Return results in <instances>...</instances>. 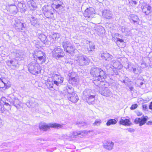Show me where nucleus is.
<instances>
[{"label":"nucleus","mask_w":152,"mask_h":152,"mask_svg":"<svg viewBox=\"0 0 152 152\" xmlns=\"http://www.w3.org/2000/svg\"><path fill=\"white\" fill-rule=\"evenodd\" d=\"M90 73L93 77H98L97 80L101 82H104L107 78L105 72L99 68L95 67L92 69Z\"/></svg>","instance_id":"f257e3e1"},{"label":"nucleus","mask_w":152,"mask_h":152,"mask_svg":"<svg viewBox=\"0 0 152 152\" xmlns=\"http://www.w3.org/2000/svg\"><path fill=\"white\" fill-rule=\"evenodd\" d=\"M32 54L34 60L37 61L38 59L41 64L45 63L46 61V56L43 51L40 50H35Z\"/></svg>","instance_id":"f03ea898"},{"label":"nucleus","mask_w":152,"mask_h":152,"mask_svg":"<svg viewBox=\"0 0 152 152\" xmlns=\"http://www.w3.org/2000/svg\"><path fill=\"white\" fill-rule=\"evenodd\" d=\"M28 69L30 73L36 75L41 72L42 67L37 63L31 62L28 66Z\"/></svg>","instance_id":"7ed1b4c3"},{"label":"nucleus","mask_w":152,"mask_h":152,"mask_svg":"<svg viewBox=\"0 0 152 152\" xmlns=\"http://www.w3.org/2000/svg\"><path fill=\"white\" fill-rule=\"evenodd\" d=\"M62 47L64 51L66 53L72 55L75 53V47L71 45V44L67 42H63Z\"/></svg>","instance_id":"20e7f679"},{"label":"nucleus","mask_w":152,"mask_h":152,"mask_svg":"<svg viewBox=\"0 0 152 152\" xmlns=\"http://www.w3.org/2000/svg\"><path fill=\"white\" fill-rule=\"evenodd\" d=\"M52 56L56 59L63 57L65 55L63 50L61 48H55L52 52Z\"/></svg>","instance_id":"39448f33"},{"label":"nucleus","mask_w":152,"mask_h":152,"mask_svg":"<svg viewBox=\"0 0 152 152\" xmlns=\"http://www.w3.org/2000/svg\"><path fill=\"white\" fill-rule=\"evenodd\" d=\"M11 86V83L8 80L3 77L0 78V90L3 88L8 89Z\"/></svg>","instance_id":"423d86ee"},{"label":"nucleus","mask_w":152,"mask_h":152,"mask_svg":"<svg viewBox=\"0 0 152 152\" xmlns=\"http://www.w3.org/2000/svg\"><path fill=\"white\" fill-rule=\"evenodd\" d=\"M148 118L147 116H143L141 118H137L134 120V123L141 126L144 125L146 123Z\"/></svg>","instance_id":"0eeeda50"},{"label":"nucleus","mask_w":152,"mask_h":152,"mask_svg":"<svg viewBox=\"0 0 152 152\" xmlns=\"http://www.w3.org/2000/svg\"><path fill=\"white\" fill-rule=\"evenodd\" d=\"M53 77L54 78L53 83L56 86H58L60 84L63 83L64 78L60 75L56 74L53 75Z\"/></svg>","instance_id":"6e6552de"},{"label":"nucleus","mask_w":152,"mask_h":152,"mask_svg":"<svg viewBox=\"0 0 152 152\" xmlns=\"http://www.w3.org/2000/svg\"><path fill=\"white\" fill-rule=\"evenodd\" d=\"M49 8V6L48 5H45L42 8L43 12L48 18L51 17V16L53 15V13L50 11Z\"/></svg>","instance_id":"1a4fd4ad"},{"label":"nucleus","mask_w":152,"mask_h":152,"mask_svg":"<svg viewBox=\"0 0 152 152\" xmlns=\"http://www.w3.org/2000/svg\"><path fill=\"white\" fill-rule=\"evenodd\" d=\"M94 13V9L91 7L87 8L83 13L84 16L86 18H90Z\"/></svg>","instance_id":"9d476101"},{"label":"nucleus","mask_w":152,"mask_h":152,"mask_svg":"<svg viewBox=\"0 0 152 152\" xmlns=\"http://www.w3.org/2000/svg\"><path fill=\"white\" fill-rule=\"evenodd\" d=\"M119 124L123 126H129L132 124L129 118H126L125 117H122L119 121Z\"/></svg>","instance_id":"9b49d317"},{"label":"nucleus","mask_w":152,"mask_h":152,"mask_svg":"<svg viewBox=\"0 0 152 152\" xmlns=\"http://www.w3.org/2000/svg\"><path fill=\"white\" fill-rule=\"evenodd\" d=\"M45 84L48 88L49 89H53L54 90L55 89L56 86L53 83V81L51 80L48 79L45 81Z\"/></svg>","instance_id":"f8f14e48"},{"label":"nucleus","mask_w":152,"mask_h":152,"mask_svg":"<svg viewBox=\"0 0 152 152\" xmlns=\"http://www.w3.org/2000/svg\"><path fill=\"white\" fill-rule=\"evenodd\" d=\"M9 108H10V105L7 103L3 102L2 104H0V113H3L5 110Z\"/></svg>","instance_id":"ddd939ff"},{"label":"nucleus","mask_w":152,"mask_h":152,"mask_svg":"<svg viewBox=\"0 0 152 152\" xmlns=\"http://www.w3.org/2000/svg\"><path fill=\"white\" fill-rule=\"evenodd\" d=\"M68 99L72 103H75L78 101L79 98L76 94L72 92L70 94V96L68 98Z\"/></svg>","instance_id":"4468645a"},{"label":"nucleus","mask_w":152,"mask_h":152,"mask_svg":"<svg viewBox=\"0 0 152 152\" xmlns=\"http://www.w3.org/2000/svg\"><path fill=\"white\" fill-rule=\"evenodd\" d=\"M114 143L111 141L105 142L103 144V147L106 149L110 150L112 149Z\"/></svg>","instance_id":"2eb2a0df"},{"label":"nucleus","mask_w":152,"mask_h":152,"mask_svg":"<svg viewBox=\"0 0 152 152\" xmlns=\"http://www.w3.org/2000/svg\"><path fill=\"white\" fill-rule=\"evenodd\" d=\"M88 132L84 130H82L78 132H73L72 134L73 136V138H76V136H79V135H80L81 136H83L84 135H85L88 134Z\"/></svg>","instance_id":"dca6fc26"},{"label":"nucleus","mask_w":152,"mask_h":152,"mask_svg":"<svg viewBox=\"0 0 152 152\" xmlns=\"http://www.w3.org/2000/svg\"><path fill=\"white\" fill-rule=\"evenodd\" d=\"M142 11L146 15H148L151 12V7L148 4H145L143 6Z\"/></svg>","instance_id":"f3484780"},{"label":"nucleus","mask_w":152,"mask_h":152,"mask_svg":"<svg viewBox=\"0 0 152 152\" xmlns=\"http://www.w3.org/2000/svg\"><path fill=\"white\" fill-rule=\"evenodd\" d=\"M9 10L14 14H17L18 12V9L15 5L11 4L9 5Z\"/></svg>","instance_id":"a211bd4d"},{"label":"nucleus","mask_w":152,"mask_h":152,"mask_svg":"<svg viewBox=\"0 0 152 152\" xmlns=\"http://www.w3.org/2000/svg\"><path fill=\"white\" fill-rule=\"evenodd\" d=\"M50 128V124H48L45 123H40L39 125V128L40 130L46 131Z\"/></svg>","instance_id":"6ab92c4d"},{"label":"nucleus","mask_w":152,"mask_h":152,"mask_svg":"<svg viewBox=\"0 0 152 152\" xmlns=\"http://www.w3.org/2000/svg\"><path fill=\"white\" fill-rule=\"evenodd\" d=\"M130 17L131 20L134 23H138L139 20L138 16L135 15H132Z\"/></svg>","instance_id":"aec40b11"},{"label":"nucleus","mask_w":152,"mask_h":152,"mask_svg":"<svg viewBox=\"0 0 152 152\" xmlns=\"http://www.w3.org/2000/svg\"><path fill=\"white\" fill-rule=\"evenodd\" d=\"M77 81V78L75 77H70L68 80L69 83L72 85L76 84Z\"/></svg>","instance_id":"412c9836"},{"label":"nucleus","mask_w":152,"mask_h":152,"mask_svg":"<svg viewBox=\"0 0 152 152\" xmlns=\"http://www.w3.org/2000/svg\"><path fill=\"white\" fill-rule=\"evenodd\" d=\"M117 122L116 120L115 119H111L109 120L106 123V125L107 126H110L111 125H114Z\"/></svg>","instance_id":"4be33fe9"},{"label":"nucleus","mask_w":152,"mask_h":152,"mask_svg":"<svg viewBox=\"0 0 152 152\" xmlns=\"http://www.w3.org/2000/svg\"><path fill=\"white\" fill-rule=\"evenodd\" d=\"M26 7V4L21 2H19L18 4V7L19 8L20 10L22 11L25 10V7Z\"/></svg>","instance_id":"5701e85b"},{"label":"nucleus","mask_w":152,"mask_h":152,"mask_svg":"<svg viewBox=\"0 0 152 152\" xmlns=\"http://www.w3.org/2000/svg\"><path fill=\"white\" fill-rule=\"evenodd\" d=\"M29 7L31 10H34L37 7L36 3L33 1H31L29 4Z\"/></svg>","instance_id":"b1692460"},{"label":"nucleus","mask_w":152,"mask_h":152,"mask_svg":"<svg viewBox=\"0 0 152 152\" xmlns=\"http://www.w3.org/2000/svg\"><path fill=\"white\" fill-rule=\"evenodd\" d=\"M57 1H57H59L60 3V4H55L54 3L52 4V5H55V8L56 9H58L61 7H63L62 6V5L63 4V3L61 2V1H59V0H54Z\"/></svg>","instance_id":"393cba45"},{"label":"nucleus","mask_w":152,"mask_h":152,"mask_svg":"<svg viewBox=\"0 0 152 152\" xmlns=\"http://www.w3.org/2000/svg\"><path fill=\"white\" fill-rule=\"evenodd\" d=\"M50 128H59L61 127V125L57 123H50Z\"/></svg>","instance_id":"a878e982"},{"label":"nucleus","mask_w":152,"mask_h":152,"mask_svg":"<svg viewBox=\"0 0 152 152\" xmlns=\"http://www.w3.org/2000/svg\"><path fill=\"white\" fill-rule=\"evenodd\" d=\"M95 98L94 95H90L89 96L87 99V100L88 102L91 103L93 102Z\"/></svg>","instance_id":"bb28decb"},{"label":"nucleus","mask_w":152,"mask_h":152,"mask_svg":"<svg viewBox=\"0 0 152 152\" xmlns=\"http://www.w3.org/2000/svg\"><path fill=\"white\" fill-rule=\"evenodd\" d=\"M95 46L93 44H90L89 47L88 48V52H92L94 51Z\"/></svg>","instance_id":"cd10ccee"},{"label":"nucleus","mask_w":152,"mask_h":152,"mask_svg":"<svg viewBox=\"0 0 152 152\" xmlns=\"http://www.w3.org/2000/svg\"><path fill=\"white\" fill-rule=\"evenodd\" d=\"M129 4L131 5H136L137 2L135 0H128Z\"/></svg>","instance_id":"c85d7f7f"},{"label":"nucleus","mask_w":152,"mask_h":152,"mask_svg":"<svg viewBox=\"0 0 152 152\" xmlns=\"http://www.w3.org/2000/svg\"><path fill=\"white\" fill-rule=\"evenodd\" d=\"M59 37L58 34V33H54L52 36V39L54 40H56Z\"/></svg>","instance_id":"c756f323"},{"label":"nucleus","mask_w":152,"mask_h":152,"mask_svg":"<svg viewBox=\"0 0 152 152\" xmlns=\"http://www.w3.org/2000/svg\"><path fill=\"white\" fill-rule=\"evenodd\" d=\"M102 57L106 60L110 57V54L108 53H103Z\"/></svg>","instance_id":"7c9ffc66"},{"label":"nucleus","mask_w":152,"mask_h":152,"mask_svg":"<svg viewBox=\"0 0 152 152\" xmlns=\"http://www.w3.org/2000/svg\"><path fill=\"white\" fill-rule=\"evenodd\" d=\"M138 106L137 104H134L132 105L130 107V109L131 110H134Z\"/></svg>","instance_id":"2f4dec72"},{"label":"nucleus","mask_w":152,"mask_h":152,"mask_svg":"<svg viewBox=\"0 0 152 152\" xmlns=\"http://www.w3.org/2000/svg\"><path fill=\"white\" fill-rule=\"evenodd\" d=\"M118 41L120 42H124V40L122 39H120L119 38H117L116 42H117Z\"/></svg>","instance_id":"473e14b6"},{"label":"nucleus","mask_w":152,"mask_h":152,"mask_svg":"<svg viewBox=\"0 0 152 152\" xmlns=\"http://www.w3.org/2000/svg\"><path fill=\"white\" fill-rule=\"evenodd\" d=\"M147 125H152V121H148L146 123Z\"/></svg>","instance_id":"72a5a7b5"},{"label":"nucleus","mask_w":152,"mask_h":152,"mask_svg":"<svg viewBox=\"0 0 152 152\" xmlns=\"http://www.w3.org/2000/svg\"><path fill=\"white\" fill-rule=\"evenodd\" d=\"M142 115V113L140 112H138L137 113V116H140Z\"/></svg>","instance_id":"f704fd0d"},{"label":"nucleus","mask_w":152,"mask_h":152,"mask_svg":"<svg viewBox=\"0 0 152 152\" xmlns=\"http://www.w3.org/2000/svg\"><path fill=\"white\" fill-rule=\"evenodd\" d=\"M149 109L152 110V102L150 103V104L149 105Z\"/></svg>","instance_id":"c9c22d12"},{"label":"nucleus","mask_w":152,"mask_h":152,"mask_svg":"<svg viewBox=\"0 0 152 152\" xmlns=\"http://www.w3.org/2000/svg\"><path fill=\"white\" fill-rule=\"evenodd\" d=\"M142 107L143 109H145L147 108V106L146 104H143L142 106Z\"/></svg>","instance_id":"e433bc0d"},{"label":"nucleus","mask_w":152,"mask_h":152,"mask_svg":"<svg viewBox=\"0 0 152 152\" xmlns=\"http://www.w3.org/2000/svg\"><path fill=\"white\" fill-rule=\"evenodd\" d=\"M5 98L4 97H2L0 99V102L1 103V101H3L5 99Z\"/></svg>","instance_id":"4c0bfd02"},{"label":"nucleus","mask_w":152,"mask_h":152,"mask_svg":"<svg viewBox=\"0 0 152 152\" xmlns=\"http://www.w3.org/2000/svg\"><path fill=\"white\" fill-rule=\"evenodd\" d=\"M100 121H95L94 122V124H96L98 123H100Z\"/></svg>","instance_id":"58836bf2"},{"label":"nucleus","mask_w":152,"mask_h":152,"mask_svg":"<svg viewBox=\"0 0 152 152\" xmlns=\"http://www.w3.org/2000/svg\"><path fill=\"white\" fill-rule=\"evenodd\" d=\"M13 62V61H10V63H12Z\"/></svg>","instance_id":"ea45409f"},{"label":"nucleus","mask_w":152,"mask_h":152,"mask_svg":"<svg viewBox=\"0 0 152 152\" xmlns=\"http://www.w3.org/2000/svg\"><path fill=\"white\" fill-rule=\"evenodd\" d=\"M31 18L33 19V20L35 18L34 17H32Z\"/></svg>","instance_id":"a19ab883"}]
</instances>
